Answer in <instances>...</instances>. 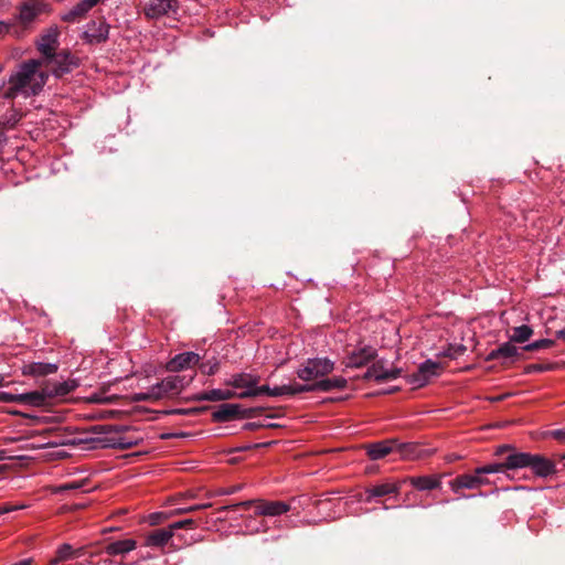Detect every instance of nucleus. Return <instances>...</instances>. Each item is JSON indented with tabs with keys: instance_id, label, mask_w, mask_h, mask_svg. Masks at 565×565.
I'll return each instance as SVG.
<instances>
[{
	"instance_id": "nucleus-59",
	"label": "nucleus",
	"mask_w": 565,
	"mask_h": 565,
	"mask_svg": "<svg viewBox=\"0 0 565 565\" xmlns=\"http://www.w3.org/2000/svg\"><path fill=\"white\" fill-rule=\"evenodd\" d=\"M508 449H510V446H509V445L500 446V447H498V449H497V451H495V455H501V454H503L504 451H507Z\"/></svg>"
},
{
	"instance_id": "nucleus-48",
	"label": "nucleus",
	"mask_w": 565,
	"mask_h": 565,
	"mask_svg": "<svg viewBox=\"0 0 565 565\" xmlns=\"http://www.w3.org/2000/svg\"><path fill=\"white\" fill-rule=\"evenodd\" d=\"M192 524H194V521L192 519H185V520L172 523L170 525V529L171 530L181 529V527H184V526H188V525H192Z\"/></svg>"
},
{
	"instance_id": "nucleus-21",
	"label": "nucleus",
	"mask_w": 565,
	"mask_h": 565,
	"mask_svg": "<svg viewBox=\"0 0 565 565\" xmlns=\"http://www.w3.org/2000/svg\"><path fill=\"white\" fill-rule=\"evenodd\" d=\"M289 510L290 505L281 501H259V504L256 507V514L278 516L287 513Z\"/></svg>"
},
{
	"instance_id": "nucleus-36",
	"label": "nucleus",
	"mask_w": 565,
	"mask_h": 565,
	"mask_svg": "<svg viewBox=\"0 0 565 565\" xmlns=\"http://www.w3.org/2000/svg\"><path fill=\"white\" fill-rule=\"evenodd\" d=\"M260 395H268L270 396V386L268 385H262L258 386L257 384L254 386L253 391H242L238 394L239 398H247V397H256Z\"/></svg>"
},
{
	"instance_id": "nucleus-50",
	"label": "nucleus",
	"mask_w": 565,
	"mask_h": 565,
	"mask_svg": "<svg viewBox=\"0 0 565 565\" xmlns=\"http://www.w3.org/2000/svg\"><path fill=\"white\" fill-rule=\"evenodd\" d=\"M239 393H236L232 390H222V401H227L233 397H238Z\"/></svg>"
},
{
	"instance_id": "nucleus-52",
	"label": "nucleus",
	"mask_w": 565,
	"mask_h": 565,
	"mask_svg": "<svg viewBox=\"0 0 565 565\" xmlns=\"http://www.w3.org/2000/svg\"><path fill=\"white\" fill-rule=\"evenodd\" d=\"M239 490H241V486H233V487H230L226 490H224L222 493L230 495V494L236 493Z\"/></svg>"
},
{
	"instance_id": "nucleus-40",
	"label": "nucleus",
	"mask_w": 565,
	"mask_h": 565,
	"mask_svg": "<svg viewBox=\"0 0 565 565\" xmlns=\"http://www.w3.org/2000/svg\"><path fill=\"white\" fill-rule=\"evenodd\" d=\"M553 369H554V365L552 363H546V364L534 363V364H529L525 367L524 372L526 374L543 373V372L551 371Z\"/></svg>"
},
{
	"instance_id": "nucleus-41",
	"label": "nucleus",
	"mask_w": 565,
	"mask_h": 565,
	"mask_svg": "<svg viewBox=\"0 0 565 565\" xmlns=\"http://www.w3.org/2000/svg\"><path fill=\"white\" fill-rule=\"evenodd\" d=\"M148 395L152 396V399H161L166 396H170L167 390L161 386V381L149 387Z\"/></svg>"
},
{
	"instance_id": "nucleus-2",
	"label": "nucleus",
	"mask_w": 565,
	"mask_h": 565,
	"mask_svg": "<svg viewBox=\"0 0 565 565\" xmlns=\"http://www.w3.org/2000/svg\"><path fill=\"white\" fill-rule=\"evenodd\" d=\"M508 465L518 469L530 468L535 477L543 479L557 472L555 462L540 454L513 451Z\"/></svg>"
},
{
	"instance_id": "nucleus-47",
	"label": "nucleus",
	"mask_w": 565,
	"mask_h": 565,
	"mask_svg": "<svg viewBox=\"0 0 565 565\" xmlns=\"http://www.w3.org/2000/svg\"><path fill=\"white\" fill-rule=\"evenodd\" d=\"M24 508H25L24 505H10V504L0 505V515L17 511V510H21Z\"/></svg>"
},
{
	"instance_id": "nucleus-18",
	"label": "nucleus",
	"mask_w": 565,
	"mask_h": 565,
	"mask_svg": "<svg viewBox=\"0 0 565 565\" xmlns=\"http://www.w3.org/2000/svg\"><path fill=\"white\" fill-rule=\"evenodd\" d=\"M259 377L250 373H236L225 381V384L237 390L253 391Z\"/></svg>"
},
{
	"instance_id": "nucleus-45",
	"label": "nucleus",
	"mask_w": 565,
	"mask_h": 565,
	"mask_svg": "<svg viewBox=\"0 0 565 565\" xmlns=\"http://www.w3.org/2000/svg\"><path fill=\"white\" fill-rule=\"evenodd\" d=\"M548 436L558 440L562 444H565V428L553 429V430L548 431Z\"/></svg>"
},
{
	"instance_id": "nucleus-17",
	"label": "nucleus",
	"mask_w": 565,
	"mask_h": 565,
	"mask_svg": "<svg viewBox=\"0 0 565 565\" xmlns=\"http://www.w3.org/2000/svg\"><path fill=\"white\" fill-rule=\"evenodd\" d=\"M405 483L409 482L418 491H428L441 487V476H414L405 478Z\"/></svg>"
},
{
	"instance_id": "nucleus-12",
	"label": "nucleus",
	"mask_w": 565,
	"mask_h": 565,
	"mask_svg": "<svg viewBox=\"0 0 565 565\" xmlns=\"http://www.w3.org/2000/svg\"><path fill=\"white\" fill-rule=\"evenodd\" d=\"M60 30L56 25L47 28L36 40V49L46 60L51 54L55 53L58 45Z\"/></svg>"
},
{
	"instance_id": "nucleus-44",
	"label": "nucleus",
	"mask_w": 565,
	"mask_h": 565,
	"mask_svg": "<svg viewBox=\"0 0 565 565\" xmlns=\"http://www.w3.org/2000/svg\"><path fill=\"white\" fill-rule=\"evenodd\" d=\"M19 394H12L8 392H0V402L2 403H18Z\"/></svg>"
},
{
	"instance_id": "nucleus-31",
	"label": "nucleus",
	"mask_w": 565,
	"mask_h": 565,
	"mask_svg": "<svg viewBox=\"0 0 565 565\" xmlns=\"http://www.w3.org/2000/svg\"><path fill=\"white\" fill-rule=\"evenodd\" d=\"M74 559L73 546L68 543H63L58 546L55 557L50 562V565H57L61 562Z\"/></svg>"
},
{
	"instance_id": "nucleus-8",
	"label": "nucleus",
	"mask_w": 565,
	"mask_h": 565,
	"mask_svg": "<svg viewBox=\"0 0 565 565\" xmlns=\"http://www.w3.org/2000/svg\"><path fill=\"white\" fill-rule=\"evenodd\" d=\"M254 409L243 408L238 404L223 403L213 413L214 422L225 423L234 418H248L252 417Z\"/></svg>"
},
{
	"instance_id": "nucleus-23",
	"label": "nucleus",
	"mask_w": 565,
	"mask_h": 565,
	"mask_svg": "<svg viewBox=\"0 0 565 565\" xmlns=\"http://www.w3.org/2000/svg\"><path fill=\"white\" fill-rule=\"evenodd\" d=\"M137 546V542L132 539H126V540H119V541H115V542H111L109 543L106 548H105V552L106 554L110 555V556H117V555H126L128 554L129 552L134 551Z\"/></svg>"
},
{
	"instance_id": "nucleus-24",
	"label": "nucleus",
	"mask_w": 565,
	"mask_h": 565,
	"mask_svg": "<svg viewBox=\"0 0 565 565\" xmlns=\"http://www.w3.org/2000/svg\"><path fill=\"white\" fill-rule=\"evenodd\" d=\"M172 530L169 529H158L149 533L146 537V546L150 547H163L169 540L172 537Z\"/></svg>"
},
{
	"instance_id": "nucleus-14",
	"label": "nucleus",
	"mask_w": 565,
	"mask_h": 565,
	"mask_svg": "<svg viewBox=\"0 0 565 565\" xmlns=\"http://www.w3.org/2000/svg\"><path fill=\"white\" fill-rule=\"evenodd\" d=\"M519 355V349L515 345H513L511 341H509L502 343L497 349L491 350L487 354L486 361H499L501 364H505L508 362L514 361V359L518 358Z\"/></svg>"
},
{
	"instance_id": "nucleus-49",
	"label": "nucleus",
	"mask_w": 565,
	"mask_h": 565,
	"mask_svg": "<svg viewBox=\"0 0 565 565\" xmlns=\"http://www.w3.org/2000/svg\"><path fill=\"white\" fill-rule=\"evenodd\" d=\"M209 507H211V503L194 504V505H191V507H188V508L181 510L180 512L190 513V512H194V511L206 509Z\"/></svg>"
},
{
	"instance_id": "nucleus-26",
	"label": "nucleus",
	"mask_w": 565,
	"mask_h": 565,
	"mask_svg": "<svg viewBox=\"0 0 565 565\" xmlns=\"http://www.w3.org/2000/svg\"><path fill=\"white\" fill-rule=\"evenodd\" d=\"M303 384L300 383H291L284 384L279 386L270 387V396L279 397V396H296L298 394L305 393L302 390Z\"/></svg>"
},
{
	"instance_id": "nucleus-11",
	"label": "nucleus",
	"mask_w": 565,
	"mask_h": 565,
	"mask_svg": "<svg viewBox=\"0 0 565 565\" xmlns=\"http://www.w3.org/2000/svg\"><path fill=\"white\" fill-rule=\"evenodd\" d=\"M109 28L104 19L93 20L86 24L83 36L89 44H100L108 39Z\"/></svg>"
},
{
	"instance_id": "nucleus-1",
	"label": "nucleus",
	"mask_w": 565,
	"mask_h": 565,
	"mask_svg": "<svg viewBox=\"0 0 565 565\" xmlns=\"http://www.w3.org/2000/svg\"><path fill=\"white\" fill-rule=\"evenodd\" d=\"M41 62L39 60H29L22 63L18 71L10 75V86L6 88L3 98L13 99L19 94H23L25 96L36 95L41 89V85H32V82L38 74Z\"/></svg>"
},
{
	"instance_id": "nucleus-25",
	"label": "nucleus",
	"mask_w": 565,
	"mask_h": 565,
	"mask_svg": "<svg viewBox=\"0 0 565 565\" xmlns=\"http://www.w3.org/2000/svg\"><path fill=\"white\" fill-rule=\"evenodd\" d=\"M99 443H102V447L104 448H114L121 450L129 449L132 446L137 445V440H134L125 436H106L104 438H100Z\"/></svg>"
},
{
	"instance_id": "nucleus-55",
	"label": "nucleus",
	"mask_w": 565,
	"mask_h": 565,
	"mask_svg": "<svg viewBox=\"0 0 565 565\" xmlns=\"http://www.w3.org/2000/svg\"><path fill=\"white\" fill-rule=\"evenodd\" d=\"M258 427H260V425H259V424H257V423H246V424H244V426H243V428H244L245 430H254V429H256V428H258Z\"/></svg>"
},
{
	"instance_id": "nucleus-38",
	"label": "nucleus",
	"mask_w": 565,
	"mask_h": 565,
	"mask_svg": "<svg viewBox=\"0 0 565 565\" xmlns=\"http://www.w3.org/2000/svg\"><path fill=\"white\" fill-rule=\"evenodd\" d=\"M218 367L220 362L216 358H212L200 364L201 372L206 375H214L218 371Z\"/></svg>"
},
{
	"instance_id": "nucleus-30",
	"label": "nucleus",
	"mask_w": 565,
	"mask_h": 565,
	"mask_svg": "<svg viewBox=\"0 0 565 565\" xmlns=\"http://www.w3.org/2000/svg\"><path fill=\"white\" fill-rule=\"evenodd\" d=\"M532 334L533 329L527 324H522L513 328L510 341L515 343H524L532 337Z\"/></svg>"
},
{
	"instance_id": "nucleus-61",
	"label": "nucleus",
	"mask_w": 565,
	"mask_h": 565,
	"mask_svg": "<svg viewBox=\"0 0 565 565\" xmlns=\"http://www.w3.org/2000/svg\"><path fill=\"white\" fill-rule=\"evenodd\" d=\"M556 338L557 339H562V340H565V328L564 329H561L556 332Z\"/></svg>"
},
{
	"instance_id": "nucleus-28",
	"label": "nucleus",
	"mask_w": 565,
	"mask_h": 565,
	"mask_svg": "<svg viewBox=\"0 0 565 565\" xmlns=\"http://www.w3.org/2000/svg\"><path fill=\"white\" fill-rule=\"evenodd\" d=\"M185 379L180 375H169L161 381L169 395H177L185 385Z\"/></svg>"
},
{
	"instance_id": "nucleus-15",
	"label": "nucleus",
	"mask_w": 565,
	"mask_h": 565,
	"mask_svg": "<svg viewBox=\"0 0 565 565\" xmlns=\"http://www.w3.org/2000/svg\"><path fill=\"white\" fill-rule=\"evenodd\" d=\"M434 449L425 448L416 443H398L396 445V454L406 459H422L434 454Z\"/></svg>"
},
{
	"instance_id": "nucleus-33",
	"label": "nucleus",
	"mask_w": 565,
	"mask_h": 565,
	"mask_svg": "<svg viewBox=\"0 0 565 565\" xmlns=\"http://www.w3.org/2000/svg\"><path fill=\"white\" fill-rule=\"evenodd\" d=\"M47 393H50V399L56 396H65L67 395L72 390L73 385H71L68 382H56L53 384L46 385Z\"/></svg>"
},
{
	"instance_id": "nucleus-53",
	"label": "nucleus",
	"mask_w": 565,
	"mask_h": 565,
	"mask_svg": "<svg viewBox=\"0 0 565 565\" xmlns=\"http://www.w3.org/2000/svg\"><path fill=\"white\" fill-rule=\"evenodd\" d=\"M20 118L21 116L13 111L8 121L11 124V126H14L20 120Z\"/></svg>"
},
{
	"instance_id": "nucleus-35",
	"label": "nucleus",
	"mask_w": 565,
	"mask_h": 565,
	"mask_svg": "<svg viewBox=\"0 0 565 565\" xmlns=\"http://www.w3.org/2000/svg\"><path fill=\"white\" fill-rule=\"evenodd\" d=\"M193 399L196 402H203V401L220 402V401H222V390L213 388L210 391H204V392L198 393L194 395Z\"/></svg>"
},
{
	"instance_id": "nucleus-39",
	"label": "nucleus",
	"mask_w": 565,
	"mask_h": 565,
	"mask_svg": "<svg viewBox=\"0 0 565 565\" xmlns=\"http://www.w3.org/2000/svg\"><path fill=\"white\" fill-rule=\"evenodd\" d=\"M371 366H372V372L374 374V381H376L377 383H384L385 382V373H386V367L384 366V361L379 360V361L374 362Z\"/></svg>"
},
{
	"instance_id": "nucleus-29",
	"label": "nucleus",
	"mask_w": 565,
	"mask_h": 565,
	"mask_svg": "<svg viewBox=\"0 0 565 565\" xmlns=\"http://www.w3.org/2000/svg\"><path fill=\"white\" fill-rule=\"evenodd\" d=\"M57 370V366L55 364L51 363H31L24 367V373L34 375V376H41L54 373Z\"/></svg>"
},
{
	"instance_id": "nucleus-54",
	"label": "nucleus",
	"mask_w": 565,
	"mask_h": 565,
	"mask_svg": "<svg viewBox=\"0 0 565 565\" xmlns=\"http://www.w3.org/2000/svg\"><path fill=\"white\" fill-rule=\"evenodd\" d=\"M363 380H374V374L372 372V366L370 365L366 372L363 374Z\"/></svg>"
},
{
	"instance_id": "nucleus-32",
	"label": "nucleus",
	"mask_w": 565,
	"mask_h": 565,
	"mask_svg": "<svg viewBox=\"0 0 565 565\" xmlns=\"http://www.w3.org/2000/svg\"><path fill=\"white\" fill-rule=\"evenodd\" d=\"M7 34H11L15 38L23 36V30L15 24V20H0V38L6 36Z\"/></svg>"
},
{
	"instance_id": "nucleus-62",
	"label": "nucleus",
	"mask_w": 565,
	"mask_h": 565,
	"mask_svg": "<svg viewBox=\"0 0 565 565\" xmlns=\"http://www.w3.org/2000/svg\"><path fill=\"white\" fill-rule=\"evenodd\" d=\"M7 142V137L3 132L0 131V150L2 149L3 145Z\"/></svg>"
},
{
	"instance_id": "nucleus-19",
	"label": "nucleus",
	"mask_w": 565,
	"mask_h": 565,
	"mask_svg": "<svg viewBox=\"0 0 565 565\" xmlns=\"http://www.w3.org/2000/svg\"><path fill=\"white\" fill-rule=\"evenodd\" d=\"M50 399V393H47L46 386L42 390L31 391L26 393L19 394L18 403L29 406H44L47 404Z\"/></svg>"
},
{
	"instance_id": "nucleus-57",
	"label": "nucleus",
	"mask_w": 565,
	"mask_h": 565,
	"mask_svg": "<svg viewBox=\"0 0 565 565\" xmlns=\"http://www.w3.org/2000/svg\"><path fill=\"white\" fill-rule=\"evenodd\" d=\"M477 479L480 482V487L489 484L490 481L488 478L484 477V475H477Z\"/></svg>"
},
{
	"instance_id": "nucleus-16",
	"label": "nucleus",
	"mask_w": 565,
	"mask_h": 565,
	"mask_svg": "<svg viewBox=\"0 0 565 565\" xmlns=\"http://www.w3.org/2000/svg\"><path fill=\"white\" fill-rule=\"evenodd\" d=\"M396 439H386L366 445V455L371 460H380L388 454L396 452Z\"/></svg>"
},
{
	"instance_id": "nucleus-51",
	"label": "nucleus",
	"mask_w": 565,
	"mask_h": 565,
	"mask_svg": "<svg viewBox=\"0 0 565 565\" xmlns=\"http://www.w3.org/2000/svg\"><path fill=\"white\" fill-rule=\"evenodd\" d=\"M148 394H149V390L147 392L137 393L135 395V401L143 402V401L152 399V396H150Z\"/></svg>"
},
{
	"instance_id": "nucleus-43",
	"label": "nucleus",
	"mask_w": 565,
	"mask_h": 565,
	"mask_svg": "<svg viewBox=\"0 0 565 565\" xmlns=\"http://www.w3.org/2000/svg\"><path fill=\"white\" fill-rule=\"evenodd\" d=\"M256 502H257L256 500H246V501H242V502H238V503H234V504H231V505L223 507V508H221V510L222 511H227V510H235L237 508L248 509L249 507H252Z\"/></svg>"
},
{
	"instance_id": "nucleus-63",
	"label": "nucleus",
	"mask_w": 565,
	"mask_h": 565,
	"mask_svg": "<svg viewBox=\"0 0 565 565\" xmlns=\"http://www.w3.org/2000/svg\"><path fill=\"white\" fill-rule=\"evenodd\" d=\"M7 458L6 450H0V461L4 460Z\"/></svg>"
},
{
	"instance_id": "nucleus-64",
	"label": "nucleus",
	"mask_w": 565,
	"mask_h": 565,
	"mask_svg": "<svg viewBox=\"0 0 565 565\" xmlns=\"http://www.w3.org/2000/svg\"><path fill=\"white\" fill-rule=\"evenodd\" d=\"M6 89H4V84L0 85V97L3 98V94H4Z\"/></svg>"
},
{
	"instance_id": "nucleus-58",
	"label": "nucleus",
	"mask_w": 565,
	"mask_h": 565,
	"mask_svg": "<svg viewBox=\"0 0 565 565\" xmlns=\"http://www.w3.org/2000/svg\"><path fill=\"white\" fill-rule=\"evenodd\" d=\"M31 564H32V558H24V559L13 563L12 565H31Z\"/></svg>"
},
{
	"instance_id": "nucleus-20",
	"label": "nucleus",
	"mask_w": 565,
	"mask_h": 565,
	"mask_svg": "<svg viewBox=\"0 0 565 565\" xmlns=\"http://www.w3.org/2000/svg\"><path fill=\"white\" fill-rule=\"evenodd\" d=\"M200 362V355L195 352H182L173 356L168 363V367L172 372H178L195 365Z\"/></svg>"
},
{
	"instance_id": "nucleus-3",
	"label": "nucleus",
	"mask_w": 565,
	"mask_h": 565,
	"mask_svg": "<svg viewBox=\"0 0 565 565\" xmlns=\"http://www.w3.org/2000/svg\"><path fill=\"white\" fill-rule=\"evenodd\" d=\"M50 4L44 0H25L18 7V13L14 15L15 24L25 32L32 29L38 18L49 12Z\"/></svg>"
},
{
	"instance_id": "nucleus-9",
	"label": "nucleus",
	"mask_w": 565,
	"mask_h": 565,
	"mask_svg": "<svg viewBox=\"0 0 565 565\" xmlns=\"http://www.w3.org/2000/svg\"><path fill=\"white\" fill-rule=\"evenodd\" d=\"M377 351L371 345H363L352 350L345 358L344 364L349 369H360L375 360Z\"/></svg>"
},
{
	"instance_id": "nucleus-27",
	"label": "nucleus",
	"mask_w": 565,
	"mask_h": 565,
	"mask_svg": "<svg viewBox=\"0 0 565 565\" xmlns=\"http://www.w3.org/2000/svg\"><path fill=\"white\" fill-rule=\"evenodd\" d=\"M510 455L505 458L503 462H493L489 465H484L481 467L476 468L477 475H491V473H500L504 472L505 470H515L518 467H510L509 463Z\"/></svg>"
},
{
	"instance_id": "nucleus-22",
	"label": "nucleus",
	"mask_w": 565,
	"mask_h": 565,
	"mask_svg": "<svg viewBox=\"0 0 565 565\" xmlns=\"http://www.w3.org/2000/svg\"><path fill=\"white\" fill-rule=\"evenodd\" d=\"M450 489L457 493L460 489L475 490L480 488V482L477 479V473H465L456 477L449 482Z\"/></svg>"
},
{
	"instance_id": "nucleus-5",
	"label": "nucleus",
	"mask_w": 565,
	"mask_h": 565,
	"mask_svg": "<svg viewBox=\"0 0 565 565\" xmlns=\"http://www.w3.org/2000/svg\"><path fill=\"white\" fill-rule=\"evenodd\" d=\"M179 10V0H147L141 8L145 18L153 21L175 17Z\"/></svg>"
},
{
	"instance_id": "nucleus-10",
	"label": "nucleus",
	"mask_w": 565,
	"mask_h": 565,
	"mask_svg": "<svg viewBox=\"0 0 565 565\" xmlns=\"http://www.w3.org/2000/svg\"><path fill=\"white\" fill-rule=\"evenodd\" d=\"M405 480H397L394 482H383L379 484H374L365 489V499L364 501L371 503L376 501L379 498L386 495H396L399 493Z\"/></svg>"
},
{
	"instance_id": "nucleus-56",
	"label": "nucleus",
	"mask_w": 565,
	"mask_h": 565,
	"mask_svg": "<svg viewBox=\"0 0 565 565\" xmlns=\"http://www.w3.org/2000/svg\"><path fill=\"white\" fill-rule=\"evenodd\" d=\"M73 552H74V559L79 558L84 555L85 548L84 547H78V548L73 547Z\"/></svg>"
},
{
	"instance_id": "nucleus-13",
	"label": "nucleus",
	"mask_w": 565,
	"mask_h": 565,
	"mask_svg": "<svg viewBox=\"0 0 565 565\" xmlns=\"http://www.w3.org/2000/svg\"><path fill=\"white\" fill-rule=\"evenodd\" d=\"M348 381L343 376H334L331 379H321L313 383H303L302 390L309 392H331L333 390H344Z\"/></svg>"
},
{
	"instance_id": "nucleus-34",
	"label": "nucleus",
	"mask_w": 565,
	"mask_h": 565,
	"mask_svg": "<svg viewBox=\"0 0 565 565\" xmlns=\"http://www.w3.org/2000/svg\"><path fill=\"white\" fill-rule=\"evenodd\" d=\"M466 352L463 344H448L443 351L438 353V356L457 359Z\"/></svg>"
},
{
	"instance_id": "nucleus-4",
	"label": "nucleus",
	"mask_w": 565,
	"mask_h": 565,
	"mask_svg": "<svg viewBox=\"0 0 565 565\" xmlns=\"http://www.w3.org/2000/svg\"><path fill=\"white\" fill-rule=\"evenodd\" d=\"M334 370V362L329 358L307 359L300 367L297 369V377L305 383H313L330 374Z\"/></svg>"
},
{
	"instance_id": "nucleus-6",
	"label": "nucleus",
	"mask_w": 565,
	"mask_h": 565,
	"mask_svg": "<svg viewBox=\"0 0 565 565\" xmlns=\"http://www.w3.org/2000/svg\"><path fill=\"white\" fill-rule=\"evenodd\" d=\"M45 61L52 65V72L58 78L79 66V58L66 50L51 54Z\"/></svg>"
},
{
	"instance_id": "nucleus-37",
	"label": "nucleus",
	"mask_w": 565,
	"mask_h": 565,
	"mask_svg": "<svg viewBox=\"0 0 565 565\" xmlns=\"http://www.w3.org/2000/svg\"><path fill=\"white\" fill-rule=\"evenodd\" d=\"M554 341L551 339H540L534 342H531L523 347L524 351H537V350H544L550 349L554 345Z\"/></svg>"
},
{
	"instance_id": "nucleus-42",
	"label": "nucleus",
	"mask_w": 565,
	"mask_h": 565,
	"mask_svg": "<svg viewBox=\"0 0 565 565\" xmlns=\"http://www.w3.org/2000/svg\"><path fill=\"white\" fill-rule=\"evenodd\" d=\"M95 431L100 434H110V433H121L126 429L125 426H117V425H98L94 427Z\"/></svg>"
},
{
	"instance_id": "nucleus-7",
	"label": "nucleus",
	"mask_w": 565,
	"mask_h": 565,
	"mask_svg": "<svg viewBox=\"0 0 565 565\" xmlns=\"http://www.w3.org/2000/svg\"><path fill=\"white\" fill-rule=\"evenodd\" d=\"M440 363L435 362L430 359L425 360L418 365L416 372L407 376V382L414 387H423L433 379L439 375L438 370Z\"/></svg>"
},
{
	"instance_id": "nucleus-46",
	"label": "nucleus",
	"mask_w": 565,
	"mask_h": 565,
	"mask_svg": "<svg viewBox=\"0 0 565 565\" xmlns=\"http://www.w3.org/2000/svg\"><path fill=\"white\" fill-rule=\"evenodd\" d=\"M402 370L398 367L386 369L385 382L399 377Z\"/></svg>"
},
{
	"instance_id": "nucleus-60",
	"label": "nucleus",
	"mask_w": 565,
	"mask_h": 565,
	"mask_svg": "<svg viewBox=\"0 0 565 565\" xmlns=\"http://www.w3.org/2000/svg\"><path fill=\"white\" fill-rule=\"evenodd\" d=\"M189 412L190 411H188V409H172L169 413L170 414H182V415H184V414H189Z\"/></svg>"
}]
</instances>
